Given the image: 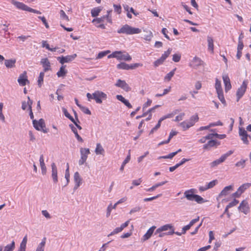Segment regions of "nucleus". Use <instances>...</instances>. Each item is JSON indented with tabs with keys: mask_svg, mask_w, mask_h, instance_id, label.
Segmentation results:
<instances>
[{
	"mask_svg": "<svg viewBox=\"0 0 251 251\" xmlns=\"http://www.w3.org/2000/svg\"><path fill=\"white\" fill-rule=\"evenodd\" d=\"M117 32L118 33H124L127 35H131L141 33V29L139 28L132 27L126 24L119 29L117 31Z\"/></svg>",
	"mask_w": 251,
	"mask_h": 251,
	"instance_id": "1",
	"label": "nucleus"
},
{
	"mask_svg": "<svg viewBox=\"0 0 251 251\" xmlns=\"http://www.w3.org/2000/svg\"><path fill=\"white\" fill-rule=\"evenodd\" d=\"M194 190L193 189L187 190L184 192L185 197L189 201H195L198 203H201L204 202L203 199L200 196L194 194Z\"/></svg>",
	"mask_w": 251,
	"mask_h": 251,
	"instance_id": "2",
	"label": "nucleus"
},
{
	"mask_svg": "<svg viewBox=\"0 0 251 251\" xmlns=\"http://www.w3.org/2000/svg\"><path fill=\"white\" fill-rule=\"evenodd\" d=\"M10 1L12 4L15 5L19 9L32 12L38 14H41L40 11L32 9V8L28 7L23 2H19L15 0H10Z\"/></svg>",
	"mask_w": 251,
	"mask_h": 251,
	"instance_id": "3",
	"label": "nucleus"
},
{
	"mask_svg": "<svg viewBox=\"0 0 251 251\" xmlns=\"http://www.w3.org/2000/svg\"><path fill=\"white\" fill-rule=\"evenodd\" d=\"M32 123L33 126L36 130L42 131L44 133L48 132V130L46 128L45 123L43 119H40L39 121L33 120Z\"/></svg>",
	"mask_w": 251,
	"mask_h": 251,
	"instance_id": "4",
	"label": "nucleus"
},
{
	"mask_svg": "<svg viewBox=\"0 0 251 251\" xmlns=\"http://www.w3.org/2000/svg\"><path fill=\"white\" fill-rule=\"evenodd\" d=\"M233 151H229L226 153L223 154L220 157V158L219 159L214 160V161L210 163V165L211 167H212V168L218 165L220 163L224 162L226 160V159L227 158V157H228L229 156H230L231 154H232L233 153Z\"/></svg>",
	"mask_w": 251,
	"mask_h": 251,
	"instance_id": "5",
	"label": "nucleus"
},
{
	"mask_svg": "<svg viewBox=\"0 0 251 251\" xmlns=\"http://www.w3.org/2000/svg\"><path fill=\"white\" fill-rule=\"evenodd\" d=\"M140 63H135L133 64L128 65L125 62H121L117 65V68L119 69H123L126 70H133L142 66Z\"/></svg>",
	"mask_w": 251,
	"mask_h": 251,
	"instance_id": "6",
	"label": "nucleus"
},
{
	"mask_svg": "<svg viewBox=\"0 0 251 251\" xmlns=\"http://www.w3.org/2000/svg\"><path fill=\"white\" fill-rule=\"evenodd\" d=\"M106 95L103 92L100 91H96L94 93H93V98L98 103H101V99H106Z\"/></svg>",
	"mask_w": 251,
	"mask_h": 251,
	"instance_id": "7",
	"label": "nucleus"
},
{
	"mask_svg": "<svg viewBox=\"0 0 251 251\" xmlns=\"http://www.w3.org/2000/svg\"><path fill=\"white\" fill-rule=\"evenodd\" d=\"M239 135L243 143L246 145H248L249 142L248 140V138L249 137L250 138V136L248 134L247 131L244 128H239Z\"/></svg>",
	"mask_w": 251,
	"mask_h": 251,
	"instance_id": "8",
	"label": "nucleus"
},
{
	"mask_svg": "<svg viewBox=\"0 0 251 251\" xmlns=\"http://www.w3.org/2000/svg\"><path fill=\"white\" fill-rule=\"evenodd\" d=\"M247 84L244 81L242 85L238 89L236 92V96H237V101H238L239 100L243 97L244 95L247 88Z\"/></svg>",
	"mask_w": 251,
	"mask_h": 251,
	"instance_id": "9",
	"label": "nucleus"
},
{
	"mask_svg": "<svg viewBox=\"0 0 251 251\" xmlns=\"http://www.w3.org/2000/svg\"><path fill=\"white\" fill-rule=\"evenodd\" d=\"M76 54L75 53L72 55H67L66 56H59L57 58V59L59 61V62L61 64H64L65 63H68L71 62L76 57Z\"/></svg>",
	"mask_w": 251,
	"mask_h": 251,
	"instance_id": "10",
	"label": "nucleus"
},
{
	"mask_svg": "<svg viewBox=\"0 0 251 251\" xmlns=\"http://www.w3.org/2000/svg\"><path fill=\"white\" fill-rule=\"evenodd\" d=\"M204 62L199 57L195 56L193 58L191 63L190 64L189 66L195 68L197 69L200 66H204Z\"/></svg>",
	"mask_w": 251,
	"mask_h": 251,
	"instance_id": "11",
	"label": "nucleus"
},
{
	"mask_svg": "<svg viewBox=\"0 0 251 251\" xmlns=\"http://www.w3.org/2000/svg\"><path fill=\"white\" fill-rule=\"evenodd\" d=\"M238 209L245 214H247L250 212V207L248 202L246 201H243L238 207Z\"/></svg>",
	"mask_w": 251,
	"mask_h": 251,
	"instance_id": "12",
	"label": "nucleus"
},
{
	"mask_svg": "<svg viewBox=\"0 0 251 251\" xmlns=\"http://www.w3.org/2000/svg\"><path fill=\"white\" fill-rule=\"evenodd\" d=\"M115 86L121 88L126 92H128L131 90L130 87L125 81L122 80L120 79L117 80V83L115 84Z\"/></svg>",
	"mask_w": 251,
	"mask_h": 251,
	"instance_id": "13",
	"label": "nucleus"
},
{
	"mask_svg": "<svg viewBox=\"0 0 251 251\" xmlns=\"http://www.w3.org/2000/svg\"><path fill=\"white\" fill-rule=\"evenodd\" d=\"M18 82L21 86H25L26 83H29V81L27 79L26 72L25 71L23 74H21L18 79Z\"/></svg>",
	"mask_w": 251,
	"mask_h": 251,
	"instance_id": "14",
	"label": "nucleus"
},
{
	"mask_svg": "<svg viewBox=\"0 0 251 251\" xmlns=\"http://www.w3.org/2000/svg\"><path fill=\"white\" fill-rule=\"evenodd\" d=\"M220 143L216 140H209L206 144L203 146V149L205 150H209L212 147H217Z\"/></svg>",
	"mask_w": 251,
	"mask_h": 251,
	"instance_id": "15",
	"label": "nucleus"
},
{
	"mask_svg": "<svg viewBox=\"0 0 251 251\" xmlns=\"http://www.w3.org/2000/svg\"><path fill=\"white\" fill-rule=\"evenodd\" d=\"M74 179L75 183L74 189L76 190L80 186L82 181V178L78 172H76L74 174Z\"/></svg>",
	"mask_w": 251,
	"mask_h": 251,
	"instance_id": "16",
	"label": "nucleus"
},
{
	"mask_svg": "<svg viewBox=\"0 0 251 251\" xmlns=\"http://www.w3.org/2000/svg\"><path fill=\"white\" fill-rule=\"evenodd\" d=\"M233 189V185H230L225 187L218 195V198L227 196Z\"/></svg>",
	"mask_w": 251,
	"mask_h": 251,
	"instance_id": "17",
	"label": "nucleus"
},
{
	"mask_svg": "<svg viewBox=\"0 0 251 251\" xmlns=\"http://www.w3.org/2000/svg\"><path fill=\"white\" fill-rule=\"evenodd\" d=\"M51 176L53 182L56 183L58 181L57 169L54 163H52L51 165Z\"/></svg>",
	"mask_w": 251,
	"mask_h": 251,
	"instance_id": "18",
	"label": "nucleus"
},
{
	"mask_svg": "<svg viewBox=\"0 0 251 251\" xmlns=\"http://www.w3.org/2000/svg\"><path fill=\"white\" fill-rule=\"evenodd\" d=\"M41 63L44 68V72H46L49 70H51L50 63L47 58H44L41 59Z\"/></svg>",
	"mask_w": 251,
	"mask_h": 251,
	"instance_id": "19",
	"label": "nucleus"
},
{
	"mask_svg": "<svg viewBox=\"0 0 251 251\" xmlns=\"http://www.w3.org/2000/svg\"><path fill=\"white\" fill-rule=\"evenodd\" d=\"M223 79L225 86V91L227 92L231 88L230 82V79L227 75H223Z\"/></svg>",
	"mask_w": 251,
	"mask_h": 251,
	"instance_id": "20",
	"label": "nucleus"
},
{
	"mask_svg": "<svg viewBox=\"0 0 251 251\" xmlns=\"http://www.w3.org/2000/svg\"><path fill=\"white\" fill-rule=\"evenodd\" d=\"M155 228V226H152L150 227L147 232L144 234L142 240L144 241L148 240L151 237Z\"/></svg>",
	"mask_w": 251,
	"mask_h": 251,
	"instance_id": "21",
	"label": "nucleus"
},
{
	"mask_svg": "<svg viewBox=\"0 0 251 251\" xmlns=\"http://www.w3.org/2000/svg\"><path fill=\"white\" fill-rule=\"evenodd\" d=\"M143 31L145 32L143 38L147 41H151L153 37L152 32L147 29H144Z\"/></svg>",
	"mask_w": 251,
	"mask_h": 251,
	"instance_id": "22",
	"label": "nucleus"
},
{
	"mask_svg": "<svg viewBox=\"0 0 251 251\" xmlns=\"http://www.w3.org/2000/svg\"><path fill=\"white\" fill-rule=\"evenodd\" d=\"M173 226L170 224H167L163 226L156 229L154 232V235H157L158 233H160L163 231H166L168 229H173Z\"/></svg>",
	"mask_w": 251,
	"mask_h": 251,
	"instance_id": "23",
	"label": "nucleus"
},
{
	"mask_svg": "<svg viewBox=\"0 0 251 251\" xmlns=\"http://www.w3.org/2000/svg\"><path fill=\"white\" fill-rule=\"evenodd\" d=\"M39 161H40V167L41 168L42 174L43 175H44L46 174L47 169H46L45 164L44 163V157H43V154L40 155V158H39Z\"/></svg>",
	"mask_w": 251,
	"mask_h": 251,
	"instance_id": "24",
	"label": "nucleus"
},
{
	"mask_svg": "<svg viewBox=\"0 0 251 251\" xmlns=\"http://www.w3.org/2000/svg\"><path fill=\"white\" fill-rule=\"evenodd\" d=\"M199 120V117L198 115H195L192 116L190 119L187 121V123L188 124V126L190 127L193 126L195 123L197 122Z\"/></svg>",
	"mask_w": 251,
	"mask_h": 251,
	"instance_id": "25",
	"label": "nucleus"
},
{
	"mask_svg": "<svg viewBox=\"0 0 251 251\" xmlns=\"http://www.w3.org/2000/svg\"><path fill=\"white\" fill-rule=\"evenodd\" d=\"M16 62V59H4V64L8 68H11L15 67Z\"/></svg>",
	"mask_w": 251,
	"mask_h": 251,
	"instance_id": "26",
	"label": "nucleus"
},
{
	"mask_svg": "<svg viewBox=\"0 0 251 251\" xmlns=\"http://www.w3.org/2000/svg\"><path fill=\"white\" fill-rule=\"evenodd\" d=\"M80 152L81 157L85 158L86 159H87L88 154L90 153L89 149L83 148H80Z\"/></svg>",
	"mask_w": 251,
	"mask_h": 251,
	"instance_id": "27",
	"label": "nucleus"
},
{
	"mask_svg": "<svg viewBox=\"0 0 251 251\" xmlns=\"http://www.w3.org/2000/svg\"><path fill=\"white\" fill-rule=\"evenodd\" d=\"M95 152L97 155H103L104 150L100 143H97Z\"/></svg>",
	"mask_w": 251,
	"mask_h": 251,
	"instance_id": "28",
	"label": "nucleus"
},
{
	"mask_svg": "<svg viewBox=\"0 0 251 251\" xmlns=\"http://www.w3.org/2000/svg\"><path fill=\"white\" fill-rule=\"evenodd\" d=\"M207 40L208 42V50L209 51H211V52H213L214 44L213 38L211 37L208 36Z\"/></svg>",
	"mask_w": 251,
	"mask_h": 251,
	"instance_id": "29",
	"label": "nucleus"
},
{
	"mask_svg": "<svg viewBox=\"0 0 251 251\" xmlns=\"http://www.w3.org/2000/svg\"><path fill=\"white\" fill-rule=\"evenodd\" d=\"M251 186V183H246L240 186L237 189L239 192L242 194L245 191Z\"/></svg>",
	"mask_w": 251,
	"mask_h": 251,
	"instance_id": "30",
	"label": "nucleus"
},
{
	"mask_svg": "<svg viewBox=\"0 0 251 251\" xmlns=\"http://www.w3.org/2000/svg\"><path fill=\"white\" fill-rule=\"evenodd\" d=\"M69 126L71 128L72 131L74 133L77 140L79 142H83V140L82 138L78 135L76 128L72 124H70Z\"/></svg>",
	"mask_w": 251,
	"mask_h": 251,
	"instance_id": "31",
	"label": "nucleus"
},
{
	"mask_svg": "<svg viewBox=\"0 0 251 251\" xmlns=\"http://www.w3.org/2000/svg\"><path fill=\"white\" fill-rule=\"evenodd\" d=\"M15 248V243L14 240H13L11 244L7 245L4 247V249L2 251H13Z\"/></svg>",
	"mask_w": 251,
	"mask_h": 251,
	"instance_id": "32",
	"label": "nucleus"
},
{
	"mask_svg": "<svg viewBox=\"0 0 251 251\" xmlns=\"http://www.w3.org/2000/svg\"><path fill=\"white\" fill-rule=\"evenodd\" d=\"M65 66H62L60 67L59 71L57 73L58 77H63L66 75L67 71L65 69Z\"/></svg>",
	"mask_w": 251,
	"mask_h": 251,
	"instance_id": "33",
	"label": "nucleus"
},
{
	"mask_svg": "<svg viewBox=\"0 0 251 251\" xmlns=\"http://www.w3.org/2000/svg\"><path fill=\"white\" fill-rule=\"evenodd\" d=\"M130 159V150H129L128 151V154L126 156V158L125 159V160L123 161L121 168L120 169V171H122L124 170V167L125 165L127 163Z\"/></svg>",
	"mask_w": 251,
	"mask_h": 251,
	"instance_id": "34",
	"label": "nucleus"
},
{
	"mask_svg": "<svg viewBox=\"0 0 251 251\" xmlns=\"http://www.w3.org/2000/svg\"><path fill=\"white\" fill-rule=\"evenodd\" d=\"M101 10V8L100 7L94 8L91 10V15L93 17H96L99 15V13Z\"/></svg>",
	"mask_w": 251,
	"mask_h": 251,
	"instance_id": "35",
	"label": "nucleus"
},
{
	"mask_svg": "<svg viewBox=\"0 0 251 251\" xmlns=\"http://www.w3.org/2000/svg\"><path fill=\"white\" fill-rule=\"evenodd\" d=\"M46 238H44L42 242L38 246L36 251H44V247L46 244Z\"/></svg>",
	"mask_w": 251,
	"mask_h": 251,
	"instance_id": "36",
	"label": "nucleus"
},
{
	"mask_svg": "<svg viewBox=\"0 0 251 251\" xmlns=\"http://www.w3.org/2000/svg\"><path fill=\"white\" fill-rule=\"evenodd\" d=\"M67 169L65 171V177L66 179V185H64V187L66 186L69 183L70 181V173H69V164H67Z\"/></svg>",
	"mask_w": 251,
	"mask_h": 251,
	"instance_id": "37",
	"label": "nucleus"
},
{
	"mask_svg": "<svg viewBox=\"0 0 251 251\" xmlns=\"http://www.w3.org/2000/svg\"><path fill=\"white\" fill-rule=\"evenodd\" d=\"M215 88L216 89L217 93L223 91L221 81L217 78L216 79Z\"/></svg>",
	"mask_w": 251,
	"mask_h": 251,
	"instance_id": "38",
	"label": "nucleus"
},
{
	"mask_svg": "<svg viewBox=\"0 0 251 251\" xmlns=\"http://www.w3.org/2000/svg\"><path fill=\"white\" fill-rule=\"evenodd\" d=\"M120 60H124L125 61H130L131 60V57L128 53L123 54L122 53V52L121 51L120 59Z\"/></svg>",
	"mask_w": 251,
	"mask_h": 251,
	"instance_id": "39",
	"label": "nucleus"
},
{
	"mask_svg": "<svg viewBox=\"0 0 251 251\" xmlns=\"http://www.w3.org/2000/svg\"><path fill=\"white\" fill-rule=\"evenodd\" d=\"M44 72H42L40 73L38 79V85L39 87H41L44 80Z\"/></svg>",
	"mask_w": 251,
	"mask_h": 251,
	"instance_id": "40",
	"label": "nucleus"
},
{
	"mask_svg": "<svg viewBox=\"0 0 251 251\" xmlns=\"http://www.w3.org/2000/svg\"><path fill=\"white\" fill-rule=\"evenodd\" d=\"M176 70V68L174 69L173 70L171 71L170 73L167 74V75L165 76V80H167V81H170L172 77L174 76L175 74V72Z\"/></svg>",
	"mask_w": 251,
	"mask_h": 251,
	"instance_id": "41",
	"label": "nucleus"
},
{
	"mask_svg": "<svg viewBox=\"0 0 251 251\" xmlns=\"http://www.w3.org/2000/svg\"><path fill=\"white\" fill-rule=\"evenodd\" d=\"M218 94V97L219 99V100L221 101V102L224 104L225 105L226 104V100L225 99L223 91L220 92L219 93H217Z\"/></svg>",
	"mask_w": 251,
	"mask_h": 251,
	"instance_id": "42",
	"label": "nucleus"
},
{
	"mask_svg": "<svg viewBox=\"0 0 251 251\" xmlns=\"http://www.w3.org/2000/svg\"><path fill=\"white\" fill-rule=\"evenodd\" d=\"M172 51V49L169 48L168 50L164 52L163 54H162L161 58L165 61V59L169 56Z\"/></svg>",
	"mask_w": 251,
	"mask_h": 251,
	"instance_id": "43",
	"label": "nucleus"
},
{
	"mask_svg": "<svg viewBox=\"0 0 251 251\" xmlns=\"http://www.w3.org/2000/svg\"><path fill=\"white\" fill-rule=\"evenodd\" d=\"M62 111L65 115V116L69 119L72 122H74L75 120L73 117L71 116V115L68 113L67 110L65 108H62Z\"/></svg>",
	"mask_w": 251,
	"mask_h": 251,
	"instance_id": "44",
	"label": "nucleus"
},
{
	"mask_svg": "<svg viewBox=\"0 0 251 251\" xmlns=\"http://www.w3.org/2000/svg\"><path fill=\"white\" fill-rule=\"evenodd\" d=\"M179 126L182 127L183 130L184 131L186 130L189 127L188 126V124L187 123V121H183L179 124Z\"/></svg>",
	"mask_w": 251,
	"mask_h": 251,
	"instance_id": "45",
	"label": "nucleus"
},
{
	"mask_svg": "<svg viewBox=\"0 0 251 251\" xmlns=\"http://www.w3.org/2000/svg\"><path fill=\"white\" fill-rule=\"evenodd\" d=\"M60 17L62 20H66L67 21H69V17L66 15L65 12L63 10H61L60 11Z\"/></svg>",
	"mask_w": 251,
	"mask_h": 251,
	"instance_id": "46",
	"label": "nucleus"
},
{
	"mask_svg": "<svg viewBox=\"0 0 251 251\" xmlns=\"http://www.w3.org/2000/svg\"><path fill=\"white\" fill-rule=\"evenodd\" d=\"M109 52H110V51H109V50L105 51H101L98 53L97 56L96 57V59L101 58Z\"/></svg>",
	"mask_w": 251,
	"mask_h": 251,
	"instance_id": "47",
	"label": "nucleus"
},
{
	"mask_svg": "<svg viewBox=\"0 0 251 251\" xmlns=\"http://www.w3.org/2000/svg\"><path fill=\"white\" fill-rule=\"evenodd\" d=\"M105 19H106V15H104L100 18L93 19L92 21V22L94 23L95 22H96L97 23H100L101 22H103Z\"/></svg>",
	"mask_w": 251,
	"mask_h": 251,
	"instance_id": "48",
	"label": "nucleus"
},
{
	"mask_svg": "<svg viewBox=\"0 0 251 251\" xmlns=\"http://www.w3.org/2000/svg\"><path fill=\"white\" fill-rule=\"evenodd\" d=\"M176 155V152H173L170 153V154H169L167 155L160 156L159 157V159H160V158H164V159H169H169H171L174 156H175Z\"/></svg>",
	"mask_w": 251,
	"mask_h": 251,
	"instance_id": "49",
	"label": "nucleus"
},
{
	"mask_svg": "<svg viewBox=\"0 0 251 251\" xmlns=\"http://www.w3.org/2000/svg\"><path fill=\"white\" fill-rule=\"evenodd\" d=\"M181 55L180 54H175L173 55V61L175 62H178L180 61Z\"/></svg>",
	"mask_w": 251,
	"mask_h": 251,
	"instance_id": "50",
	"label": "nucleus"
},
{
	"mask_svg": "<svg viewBox=\"0 0 251 251\" xmlns=\"http://www.w3.org/2000/svg\"><path fill=\"white\" fill-rule=\"evenodd\" d=\"M239 203V201L237 200L236 199H234L233 201L229 202L228 204L227 205V208H231L232 207H233L234 206H236L238 203Z\"/></svg>",
	"mask_w": 251,
	"mask_h": 251,
	"instance_id": "51",
	"label": "nucleus"
},
{
	"mask_svg": "<svg viewBox=\"0 0 251 251\" xmlns=\"http://www.w3.org/2000/svg\"><path fill=\"white\" fill-rule=\"evenodd\" d=\"M161 196H162V194H159L156 195V196H154V197H151V198H145V199H144V201H151L152 200L156 199L160 197Z\"/></svg>",
	"mask_w": 251,
	"mask_h": 251,
	"instance_id": "52",
	"label": "nucleus"
},
{
	"mask_svg": "<svg viewBox=\"0 0 251 251\" xmlns=\"http://www.w3.org/2000/svg\"><path fill=\"white\" fill-rule=\"evenodd\" d=\"M164 60L160 57L158 59H157L156 61L154 62V66L156 67H158L159 65L162 64L164 62Z\"/></svg>",
	"mask_w": 251,
	"mask_h": 251,
	"instance_id": "53",
	"label": "nucleus"
},
{
	"mask_svg": "<svg viewBox=\"0 0 251 251\" xmlns=\"http://www.w3.org/2000/svg\"><path fill=\"white\" fill-rule=\"evenodd\" d=\"M122 230L120 227H116L112 232H111L110 234L108 235V236L109 237L110 236H112L114 234L118 233L119 232L122 231Z\"/></svg>",
	"mask_w": 251,
	"mask_h": 251,
	"instance_id": "54",
	"label": "nucleus"
},
{
	"mask_svg": "<svg viewBox=\"0 0 251 251\" xmlns=\"http://www.w3.org/2000/svg\"><path fill=\"white\" fill-rule=\"evenodd\" d=\"M82 112H83L84 113L88 114V115H91V112L90 110L87 107L82 106V107L80 108Z\"/></svg>",
	"mask_w": 251,
	"mask_h": 251,
	"instance_id": "55",
	"label": "nucleus"
},
{
	"mask_svg": "<svg viewBox=\"0 0 251 251\" xmlns=\"http://www.w3.org/2000/svg\"><path fill=\"white\" fill-rule=\"evenodd\" d=\"M217 180H214L210 182L207 185V188L208 189L213 188L217 184Z\"/></svg>",
	"mask_w": 251,
	"mask_h": 251,
	"instance_id": "56",
	"label": "nucleus"
},
{
	"mask_svg": "<svg viewBox=\"0 0 251 251\" xmlns=\"http://www.w3.org/2000/svg\"><path fill=\"white\" fill-rule=\"evenodd\" d=\"M184 115H185V113H180L179 115L177 116L176 117V118H175L174 121L175 122H178V121H180L182 120L183 119V118L184 116Z\"/></svg>",
	"mask_w": 251,
	"mask_h": 251,
	"instance_id": "57",
	"label": "nucleus"
},
{
	"mask_svg": "<svg viewBox=\"0 0 251 251\" xmlns=\"http://www.w3.org/2000/svg\"><path fill=\"white\" fill-rule=\"evenodd\" d=\"M38 18L40 19L42 21V22L45 25L46 28H49V25L44 17L39 16Z\"/></svg>",
	"mask_w": 251,
	"mask_h": 251,
	"instance_id": "58",
	"label": "nucleus"
},
{
	"mask_svg": "<svg viewBox=\"0 0 251 251\" xmlns=\"http://www.w3.org/2000/svg\"><path fill=\"white\" fill-rule=\"evenodd\" d=\"M191 159H186V158H183L181 161L178 163H177L176 164V166L178 167H179V166H180L181 165H183L184 163H185L186 162H187L189 160H190Z\"/></svg>",
	"mask_w": 251,
	"mask_h": 251,
	"instance_id": "59",
	"label": "nucleus"
},
{
	"mask_svg": "<svg viewBox=\"0 0 251 251\" xmlns=\"http://www.w3.org/2000/svg\"><path fill=\"white\" fill-rule=\"evenodd\" d=\"M200 218L199 217H197V218L192 220L189 224H188L191 227H192L196 223L199 221Z\"/></svg>",
	"mask_w": 251,
	"mask_h": 251,
	"instance_id": "60",
	"label": "nucleus"
},
{
	"mask_svg": "<svg viewBox=\"0 0 251 251\" xmlns=\"http://www.w3.org/2000/svg\"><path fill=\"white\" fill-rule=\"evenodd\" d=\"M42 214L47 219H50L51 216L49 213L46 210L42 211Z\"/></svg>",
	"mask_w": 251,
	"mask_h": 251,
	"instance_id": "61",
	"label": "nucleus"
},
{
	"mask_svg": "<svg viewBox=\"0 0 251 251\" xmlns=\"http://www.w3.org/2000/svg\"><path fill=\"white\" fill-rule=\"evenodd\" d=\"M243 47H244V44H243L242 41H238L237 50L242 51Z\"/></svg>",
	"mask_w": 251,
	"mask_h": 251,
	"instance_id": "62",
	"label": "nucleus"
},
{
	"mask_svg": "<svg viewBox=\"0 0 251 251\" xmlns=\"http://www.w3.org/2000/svg\"><path fill=\"white\" fill-rule=\"evenodd\" d=\"M114 7V10L116 12H117L118 14L121 13V6L119 5L114 4L113 5Z\"/></svg>",
	"mask_w": 251,
	"mask_h": 251,
	"instance_id": "63",
	"label": "nucleus"
},
{
	"mask_svg": "<svg viewBox=\"0 0 251 251\" xmlns=\"http://www.w3.org/2000/svg\"><path fill=\"white\" fill-rule=\"evenodd\" d=\"M221 243L220 242H216L215 243V245L213 248V251H217L218 250V248L221 246Z\"/></svg>",
	"mask_w": 251,
	"mask_h": 251,
	"instance_id": "64",
	"label": "nucleus"
}]
</instances>
